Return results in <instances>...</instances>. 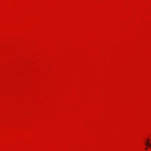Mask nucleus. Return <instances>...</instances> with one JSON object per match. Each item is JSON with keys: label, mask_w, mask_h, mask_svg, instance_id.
<instances>
[{"label": "nucleus", "mask_w": 151, "mask_h": 151, "mask_svg": "<svg viewBox=\"0 0 151 151\" xmlns=\"http://www.w3.org/2000/svg\"><path fill=\"white\" fill-rule=\"evenodd\" d=\"M150 141V140L149 139H148L146 141V146H147L148 145H149V142Z\"/></svg>", "instance_id": "f257e3e1"}, {"label": "nucleus", "mask_w": 151, "mask_h": 151, "mask_svg": "<svg viewBox=\"0 0 151 151\" xmlns=\"http://www.w3.org/2000/svg\"><path fill=\"white\" fill-rule=\"evenodd\" d=\"M150 148H151V146Z\"/></svg>", "instance_id": "20e7f679"}, {"label": "nucleus", "mask_w": 151, "mask_h": 151, "mask_svg": "<svg viewBox=\"0 0 151 151\" xmlns=\"http://www.w3.org/2000/svg\"><path fill=\"white\" fill-rule=\"evenodd\" d=\"M147 146H148L149 147H151V143L149 144Z\"/></svg>", "instance_id": "f03ea898"}, {"label": "nucleus", "mask_w": 151, "mask_h": 151, "mask_svg": "<svg viewBox=\"0 0 151 151\" xmlns=\"http://www.w3.org/2000/svg\"><path fill=\"white\" fill-rule=\"evenodd\" d=\"M145 149L146 150H147V148H146Z\"/></svg>", "instance_id": "7ed1b4c3"}]
</instances>
